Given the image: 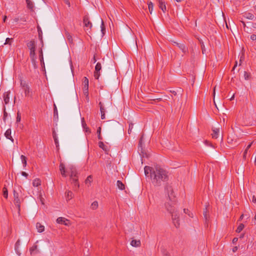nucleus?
Returning a JSON list of instances; mask_svg holds the SVG:
<instances>
[{
    "label": "nucleus",
    "instance_id": "nucleus-37",
    "mask_svg": "<svg viewBox=\"0 0 256 256\" xmlns=\"http://www.w3.org/2000/svg\"><path fill=\"white\" fill-rule=\"evenodd\" d=\"M101 22H102L101 26H100L101 31L102 32V34H104V32L106 31V28L104 27V22L102 18H101Z\"/></svg>",
    "mask_w": 256,
    "mask_h": 256
},
{
    "label": "nucleus",
    "instance_id": "nucleus-60",
    "mask_svg": "<svg viewBox=\"0 0 256 256\" xmlns=\"http://www.w3.org/2000/svg\"><path fill=\"white\" fill-rule=\"evenodd\" d=\"M22 176H24L26 177V178H27V176H28V174L26 172H22Z\"/></svg>",
    "mask_w": 256,
    "mask_h": 256
},
{
    "label": "nucleus",
    "instance_id": "nucleus-27",
    "mask_svg": "<svg viewBox=\"0 0 256 256\" xmlns=\"http://www.w3.org/2000/svg\"><path fill=\"white\" fill-rule=\"evenodd\" d=\"M82 84L84 85V88H88V79L86 77L83 78Z\"/></svg>",
    "mask_w": 256,
    "mask_h": 256
},
{
    "label": "nucleus",
    "instance_id": "nucleus-50",
    "mask_svg": "<svg viewBox=\"0 0 256 256\" xmlns=\"http://www.w3.org/2000/svg\"><path fill=\"white\" fill-rule=\"evenodd\" d=\"M184 212L185 214H188L190 216L192 217V213L188 214V212H189L188 209L184 208Z\"/></svg>",
    "mask_w": 256,
    "mask_h": 256
},
{
    "label": "nucleus",
    "instance_id": "nucleus-55",
    "mask_svg": "<svg viewBox=\"0 0 256 256\" xmlns=\"http://www.w3.org/2000/svg\"><path fill=\"white\" fill-rule=\"evenodd\" d=\"M63 1L68 7L70 6V4L68 0H63Z\"/></svg>",
    "mask_w": 256,
    "mask_h": 256
},
{
    "label": "nucleus",
    "instance_id": "nucleus-42",
    "mask_svg": "<svg viewBox=\"0 0 256 256\" xmlns=\"http://www.w3.org/2000/svg\"><path fill=\"white\" fill-rule=\"evenodd\" d=\"M38 37L40 38H42V30L39 26H38Z\"/></svg>",
    "mask_w": 256,
    "mask_h": 256
},
{
    "label": "nucleus",
    "instance_id": "nucleus-11",
    "mask_svg": "<svg viewBox=\"0 0 256 256\" xmlns=\"http://www.w3.org/2000/svg\"><path fill=\"white\" fill-rule=\"evenodd\" d=\"M56 222L58 224H64L65 226H68L69 220L62 217H59L57 218Z\"/></svg>",
    "mask_w": 256,
    "mask_h": 256
},
{
    "label": "nucleus",
    "instance_id": "nucleus-41",
    "mask_svg": "<svg viewBox=\"0 0 256 256\" xmlns=\"http://www.w3.org/2000/svg\"><path fill=\"white\" fill-rule=\"evenodd\" d=\"M66 36L68 40L69 41V42H72V36H70V34L68 32H66Z\"/></svg>",
    "mask_w": 256,
    "mask_h": 256
},
{
    "label": "nucleus",
    "instance_id": "nucleus-32",
    "mask_svg": "<svg viewBox=\"0 0 256 256\" xmlns=\"http://www.w3.org/2000/svg\"><path fill=\"white\" fill-rule=\"evenodd\" d=\"M24 90V93H25V94L26 96H28L29 94H30V86H25V88H23Z\"/></svg>",
    "mask_w": 256,
    "mask_h": 256
},
{
    "label": "nucleus",
    "instance_id": "nucleus-44",
    "mask_svg": "<svg viewBox=\"0 0 256 256\" xmlns=\"http://www.w3.org/2000/svg\"><path fill=\"white\" fill-rule=\"evenodd\" d=\"M92 176H88L85 180L86 184H88V182L90 183L92 180Z\"/></svg>",
    "mask_w": 256,
    "mask_h": 256
},
{
    "label": "nucleus",
    "instance_id": "nucleus-15",
    "mask_svg": "<svg viewBox=\"0 0 256 256\" xmlns=\"http://www.w3.org/2000/svg\"><path fill=\"white\" fill-rule=\"evenodd\" d=\"M10 91H8L6 92H5L4 94V102L5 104H8L9 102L10 101Z\"/></svg>",
    "mask_w": 256,
    "mask_h": 256
},
{
    "label": "nucleus",
    "instance_id": "nucleus-40",
    "mask_svg": "<svg viewBox=\"0 0 256 256\" xmlns=\"http://www.w3.org/2000/svg\"><path fill=\"white\" fill-rule=\"evenodd\" d=\"M100 132H101V128H100V127H99L97 130L98 138V140H102V138L101 136Z\"/></svg>",
    "mask_w": 256,
    "mask_h": 256
},
{
    "label": "nucleus",
    "instance_id": "nucleus-5",
    "mask_svg": "<svg viewBox=\"0 0 256 256\" xmlns=\"http://www.w3.org/2000/svg\"><path fill=\"white\" fill-rule=\"evenodd\" d=\"M13 194H14V202L18 208V214H20V199L19 198V194L17 192H16V190H14Z\"/></svg>",
    "mask_w": 256,
    "mask_h": 256
},
{
    "label": "nucleus",
    "instance_id": "nucleus-10",
    "mask_svg": "<svg viewBox=\"0 0 256 256\" xmlns=\"http://www.w3.org/2000/svg\"><path fill=\"white\" fill-rule=\"evenodd\" d=\"M83 22L86 27H89L90 28L92 27V24L89 20V18L88 16H84L83 18Z\"/></svg>",
    "mask_w": 256,
    "mask_h": 256
},
{
    "label": "nucleus",
    "instance_id": "nucleus-26",
    "mask_svg": "<svg viewBox=\"0 0 256 256\" xmlns=\"http://www.w3.org/2000/svg\"><path fill=\"white\" fill-rule=\"evenodd\" d=\"M116 185L118 188L120 190H124L125 188L124 184L120 180H118L117 181Z\"/></svg>",
    "mask_w": 256,
    "mask_h": 256
},
{
    "label": "nucleus",
    "instance_id": "nucleus-25",
    "mask_svg": "<svg viewBox=\"0 0 256 256\" xmlns=\"http://www.w3.org/2000/svg\"><path fill=\"white\" fill-rule=\"evenodd\" d=\"M41 184V180L38 178L34 179L32 182V186L37 187Z\"/></svg>",
    "mask_w": 256,
    "mask_h": 256
},
{
    "label": "nucleus",
    "instance_id": "nucleus-38",
    "mask_svg": "<svg viewBox=\"0 0 256 256\" xmlns=\"http://www.w3.org/2000/svg\"><path fill=\"white\" fill-rule=\"evenodd\" d=\"M153 7H154V5H153L152 2H150L148 4V10H149V11H150V14H152V11L153 10Z\"/></svg>",
    "mask_w": 256,
    "mask_h": 256
},
{
    "label": "nucleus",
    "instance_id": "nucleus-24",
    "mask_svg": "<svg viewBox=\"0 0 256 256\" xmlns=\"http://www.w3.org/2000/svg\"><path fill=\"white\" fill-rule=\"evenodd\" d=\"M98 146L100 148H101L106 152H107L108 150V146H106L102 142H98Z\"/></svg>",
    "mask_w": 256,
    "mask_h": 256
},
{
    "label": "nucleus",
    "instance_id": "nucleus-28",
    "mask_svg": "<svg viewBox=\"0 0 256 256\" xmlns=\"http://www.w3.org/2000/svg\"><path fill=\"white\" fill-rule=\"evenodd\" d=\"M243 16L246 18L249 19V20H253L254 17L253 14L250 13V12L244 14Z\"/></svg>",
    "mask_w": 256,
    "mask_h": 256
},
{
    "label": "nucleus",
    "instance_id": "nucleus-8",
    "mask_svg": "<svg viewBox=\"0 0 256 256\" xmlns=\"http://www.w3.org/2000/svg\"><path fill=\"white\" fill-rule=\"evenodd\" d=\"M120 126V123L116 120H112L109 121L108 122V126L112 129L116 128Z\"/></svg>",
    "mask_w": 256,
    "mask_h": 256
},
{
    "label": "nucleus",
    "instance_id": "nucleus-30",
    "mask_svg": "<svg viewBox=\"0 0 256 256\" xmlns=\"http://www.w3.org/2000/svg\"><path fill=\"white\" fill-rule=\"evenodd\" d=\"M30 58L32 62V65H33L34 68H37L38 66L36 64V56L30 57Z\"/></svg>",
    "mask_w": 256,
    "mask_h": 256
},
{
    "label": "nucleus",
    "instance_id": "nucleus-49",
    "mask_svg": "<svg viewBox=\"0 0 256 256\" xmlns=\"http://www.w3.org/2000/svg\"><path fill=\"white\" fill-rule=\"evenodd\" d=\"M84 89V95L86 96H88V88H83Z\"/></svg>",
    "mask_w": 256,
    "mask_h": 256
},
{
    "label": "nucleus",
    "instance_id": "nucleus-61",
    "mask_svg": "<svg viewBox=\"0 0 256 256\" xmlns=\"http://www.w3.org/2000/svg\"><path fill=\"white\" fill-rule=\"evenodd\" d=\"M252 201L256 203V198L255 196H253L252 198Z\"/></svg>",
    "mask_w": 256,
    "mask_h": 256
},
{
    "label": "nucleus",
    "instance_id": "nucleus-63",
    "mask_svg": "<svg viewBox=\"0 0 256 256\" xmlns=\"http://www.w3.org/2000/svg\"><path fill=\"white\" fill-rule=\"evenodd\" d=\"M100 111L101 113H103V112L105 113V112H106L104 108V107H102V106H101V108H100Z\"/></svg>",
    "mask_w": 256,
    "mask_h": 256
},
{
    "label": "nucleus",
    "instance_id": "nucleus-3",
    "mask_svg": "<svg viewBox=\"0 0 256 256\" xmlns=\"http://www.w3.org/2000/svg\"><path fill=\"white\" fill-rule=\"evenodd\" d=\"M68 172L70 173V178L72 180V188L74 190H77L79 188V183L78 182V173L75 167L70 166L67 168Z\"/></svg>",
    "mask_w": 256,
    "mask_h": 256
},
{
    "label": "nucleus",
    "instance_id": "nucleus-59",
    "mask_svg": "<svg viewBox=\"0 0 256 256\" xmlns=\"http://www.w3.org/2000/svg\"><path fill=\"white\" fill-rule=\"evenodd\" d=\"M170 92L174 96H176L177 95V92L174 90H170Z\"/></svg>",
    "mask_w": 256,
    "mask_h": 256
},
{
    "label": "nucleus",
    "instance_id": "nucleus-19",
    "mask_svg": "<svg viewBox=\"0 0 256 256\" xmlns=\"http://www.w3.org/2000/svg\"><path fill=\"white\" fill-rule=\"evenodd\" d=\"M65 196H66V200L68 201L73 198L74 194L72 192H71L70 190H68L65 193Z\"/></svg>",
    "mask_w": 256,
    "mask_h": 256
},
{
    "label": "nucleus",
    "instance_id": "nucleus-58",
    "mask_svg": "<svg viewBox=\"0 0 256 256\" xmlns=\"http://www.w3.org/2000/svg\"><path fill=\"white\" fill-rule=\"evenodd\" d=\"M248 151V150H245L244 152L243 158L245 160L246 159V154H247Z\"/></svg>",
    "mask_w": 256,
    "mask_h": 256
},
{
    "label": "nucleus",
    "instance_id": "nucleus-46",
    "mask_svg": "<svg viewBox=\"0 0 256 256\" xmlns=\"http://www.w3.org/2000/svg\"><path fill=\"white\" fill-rule=\"evenodd\" d=\"M12 40L13 39L12 38H6L4 44H8L10 45L11 44L10 42H12Z\"/></svg>",
    "mask_w": 256,
    "mask_h": 256
},
{
    "label": "nucleus",
    "instance_id": "nucleus-23",
    "mask_svg": "<svg viewBox=\"0 0 256 256\" xmlns=\"http://www.w3.org/2000/svg\"><path fill=\"white\" fill-rule=\"evenodd\" d=\"M130 244L134 247L140 246V240H132L130 242Z\"/></svg>",
    "mask_w": 256,
    "mask_h": 256
},
{
    "label": "nucleus",
    "instance_id": "nucleus-64",
    "mask_svg": "<svg viewBox=\"0 0 256 256\" xmlns=\"http://www.w3.org/2000/svg\"><path fill=\"white\" fill-rule=\"evenodd\" d=\"M237 250H238V247H237V246H234V247L232 248V252H236Z\"/></svg>",
    "mask_w": 256,
    "mask_h": 256
},
{
    "label": "nucleus",
    "instance_id": "nucleus-62",
    "mask_svg": "<svg viewBox=\"0 0 256 256\" xmlns=\"http://www.w3.org/2000/svg\"><path fill=\"white\" fill-rule=\"evenodd\" d=\"M204 142H205L206 144L208 146H212V144L211 143H210V142L206 140Z\"/></svg>",
    "mask_w": 256,
    "mask_h": 256
},
{
    "label": "nucleus",
    "instance_id": "nucleus-56",
    "mask_svg": "<svg viewBox=\"0 0 256 256\" xmlns=\"http://www.w3.org/2000/svg\"><path fill=\"white\" fill-rule=\"evenodd\" d=\"M250 39L252 40H256V34H252L250 36Z\"/></svg>",
    "mask_w": 256,
    "mask_h": 256
},
{
    "label": "nucleus",
    "instance_id": "nucleus-29",
    "mask_svg": "<svg viewBox=\"0 0 256 256\" xmlns=\"http://www.w3.org/2000/svg\"><path fill=\"white\" fill-rule=\"evenodd\" d=\"M27 7L28 8L32 10L34 8V4L30 0H26Z\"/></svg>",
    "mask_w": 256,
    "mask_h": 256
},
{
    "label": "nucleus",
    "instance_id": "nucleus-17",
    "mask_svg": "<svg viewBox=\"0 0 256 256\" xmlns=\"http://www.w3.org/2000/svg\"><path fill=\"white\" fill-rule=\"evenodd\" d=\"M20 246V240H18L16 241V243L15 244L14 250H15L16 254L18 256H20L21 254L20 252V250H19Z\"/></svg>",
    "mask_w": 256,
    "mask_h": 256
},
{
    "label": "nucleus",
    "instance_id": "nucleus-20",
    "mask_svg": "<svg viewBox=\"0 0 256 256\" xmlns=\"http://www.w3.org/2000/svg\"><path fill=\"white\" fill-rule=\"evenodd\" d=\"M4 136L8 139H9L14 142V139L11 136V130L10 128L6 130L4 134Z\"/></svg>",
    "mask_w": 256,
    "mask_h": 256
},
{
    "label": "nucleus",
    "instance_id": "nucleus-31",
    "mask_svg": "<svg viewBox=\"0 0 256 256\" xmlns=\"http://www.w3.org/2000/svg\"><path fill=\"white\" fill-rule=\"evenodd\" d=\"M20 158L22 160V162L23 164L24 167H26V158L24 156L22 155L20 156Z\"/></svg>",
    "mask_w": 256,
    "mask_h": 256
},
{
    "label": "nucleus",
    "instance_id": "nucleus-52",
    "mask_svg": "<svg viewBox=\"0 0 256 256\" xmlns=\"http://www.w3.org/2000/svg\"><path fill=\"white\" fill-rule=\"evenodd\" d=\"M7 116H8V113L6 112V110L4 109V117H3V119H4V121H6V118L7 117Z\"/></svg>",
    "mask_w": 256,
    "mask_h": 256
},
{
    "label": "nucleus",
    "instance_id": "nucleus-47",
    "mask_svg": "<svg viewBox=\"0 0 256 256\" xmlns=\"http://www.w3.org/2000/svg\"><path fill=\"white\" fill-rule=\"evenodd\" d=\"M250 76V74L246 72H244V77L245 80H248L249 79V78Z\"/></svg>",
    "mask_w": 256,
    "mask_h": 256
},
{
    "label": "nucleus",
    "instance_id": "nucleus-51",
    "mask_svg": "<svg viewBox=\"0 0 256 256\" xmlns=\"http://www.w3.org/2000/svg\"><path fill=\"white\" fill-rule=\"evenodd\" d=\"M133 128V124H129V128H128V134H130L131 132V131H132V128Z\"/></svg>",
    "mask_w": 256,
    "mask_h": 256
},
{
    "label": "nucleus",
    "instance_id": "nucleus-1",
    "mask_svg": "<svg viewBox=\"0 0 256 256\" xmlns=\"http://www.w3.org/2000/svg\"><path fill=\"white\" fill-rule=\"evenodd\" d=\"M144 170L146 176H148L150 174L152 183L154 186H160L162 182L168 180V172L158 165L154 167L146 166Z\"/></svg>",
    "mask_w": 256,
    "mask_h": 256
},
{
    "label": "nucleus",
    "instance_id": "nucleus-34",
    "mask_svg": "<svg viewBox=\"0 0 256 256\" xmlns=\"http://www.w3.org/2000/svg\"><path fill=\"white\" fill-rule=\"evenodd\" d=\"M98 207V202L97 201L94 202L90 206V208L92 210H96Z\"/></svg>",
    "mask_w": 256,
    "mask_h": 256
},
{
    "label": "nucleus",
    "instance_id": "nucleus-18",
    "mask_svg": "<svg viewBox=\"0 0 256 256\" xmlns=\"http://www.w3.org/2000/svg\"><path fill=\"white\" fill-rule=\"evenodd\" d=\"M82 124L86 132H87L88 134L90 133V130L87 127L86 124L84 121V118L82 120Z\"/></svg>",
    "mask_w": 256,
    "mask_h": 256
},
{
    "label": "nucleus",
    "instance_id": "nucleus-45",
    "mask_svg": "<svg viewBox=\"0 0 256 256\" xmlns=\"http://www.w3.org/2000/svg\"><path fill=\"white\" fill-rule=\"evenodd\" d=\"M28 84L24 81L21 80L20 81V86L22 87V88H25V86H28Z\"/></svg>",
    "mask_w": 256,
    "mask_h": 256
},
{
    "label": "nucleus",
    "instance_id": "nucleus-43",
    "mask_svg": "<svg viewBox=\"0 0 256 256\" xmlns=\"http://www.w3.org/2000/svg\"><path fill=\"white\" fill-rule=\"evenodd\" d=\"M100 76V71H98V72H97V71H94V76L95 78L96 79H98L99 77Z\"/></svg>",
    "mask_w": 256,
    "mask_h": 256
},
{
    "label": "nucleus",
    "instance_id": "nucleus-57",
    "mask_svg": "<svg viewBox=\"0 0 256 256\" xmlns=\"http://www.w3.org/2000/svg\"><path fill=\"white\" fill-rule=\"evenodd\" d=\"M142 136L139 142H138V147L142 146Z\"/></svg>",
    "mask_w": 256,
    "mask_h": 256
},
{
    "label": "nucleus",
    "instance_id": "nucleus-35",
    "mask_svg": "<svg viewBox=\"0 0 256 256\" xmlns=\"http://www.w3.org/2000/svg\"><path fill=\"white\" fill-rule=\"evenodd\" d=\"M2 192L4 196L7 198L8 197V190L5 186L2 188Z\"/></svg>",
    "mask_w": 256,
    "mask_h": 256
},
{
    "label": "nucleus",
    "instance_id": "nucleus-48",
    "mask_svg": "<svg viewBox=\"0 0 256 256\" xmlns=\"http://www.w3.org/2000/svg\"><path fill=\"white\" fill-rule=\"evenodd\" d=\"M20 119H21L20 114V113L19 112H18L17 113L16 122H20Z\"/></svg>",
    "mask_w": 256,
    "mask_h": 256
},
{
    "label": "nucleus",
    "instance_id": "nucleus-12",
    "mask_svg": "<svg viewBox=\"0 0 256 256\" xmlns=\"http://www.w3.org/2000/svg\"><path fill=\"white\" fill-rule=\"evenodd\" d=\"M60 170L62 176L66 177L67 176V174H66V170L65 165L62 162L60 163Z\"/></svg>",
    "mask_w": 256,
    "mask_h": 256
},
{
    "label": "nucleus",
    "instance_id": "nucleus-7",
    "mask_svg": "<svg viewBox=\"0 0 256 256\" xmlns=\"http://www.w3.org/2000/svg\"><path fill=\"white\" fill-rule=\"evenodd\" d=\"M173 44L177 46L184 53H186L188 52V48L183 44L178 43L174 41H172Z\"/></svg>",
    "mask_w": 256,
    "mask_h": 256
},
{
    "label": "nucleus",
    "instance_id": "nucleus-54",
    "mask_svg": "<svg viewBox=\"0 0 256 256\" xmlns=\"http://www.w3.org/2000/svg\"><path fill=\"white\" fill-rule=\"evenodd\" d=\"M96 62V54H94L93 58L91 60V62L94 64Z\"/></svg>",
    "mask_w": 256,
    "mask_h": 256
},
{
    "label": "nucleus",
    "instance_id": "nucleus-39",
    "mask_svg": "<svg viewBox=\"0 0 256 256\" xmlns=\"http://www.w3.org/2000/svg\"><path fill=\"white\" fill-rule=\"evenodd\" d=\"M102 68L101 64L99 62H97L95 66V70L98 72L100 71Z\"/></svg>",
    "mask_w": 256,
    "mask_h": 256
},
{
    "label": "nucleus",
    "instance_id": "nucleus-6",
    "mask_svg": "<svg viewBox=\"0 0 256 256\" xmlns=\"http://www.w3.org/2000/svg\"><path fill=\"white\" fill-rule=\"evenodd\" d=\"M27 46L30 50V56H36V44L34 40H32L27 43Z\"/></svg>",
    "mask_w": 256,
    "mask_h": 256
},
{
    "label": "nucleus",
    "instance_id": "nucleus-2",
    "mask_svg": "<svg viewBox=\"0 0 256 256\" xmlns=\"http://www.w3.org/2000/svg\"><path fill=\"white\" fill-rule=\"evenodd\" d=\"M175 204V202L170 203L169 202H166L165 203V207L167 210L171 214L172 220L176 228H178L180 226L179 223V214L176 212L175 211L174 208V205Z\"/></svg>",
    "mask_w": 256,
    "mask_h": 256
},
{
    "label": "nucleus",
    "instance_id": "nucleus-16",
    "mask_svg": "<svg viewBox=\"0 0 256 256\" xmlns=\"http://www.w3.org/2000/svg\"><path fill=\"white\" fill-rule=\"evenodd\" d=\"M158 6L160 8L163 12H165L166 10V6L165 4V2H163L162 0H158Z\"/></svg>",
    "mask_w": 256,
    "mask_h": 256
},
{
    "label": "nucleus",
    "instance_id": "nucleus-21",
    "mask_svg": "<svg viewBox=\"0 0 256 256\" xmlns=\"http://www.w3.org/2000/svg\"><path fill=\"white\" fill-rule=\"evenodd\" d=\"M36 228L38 230V232H42L44 230V226L41 224L40 222H37L36 224Z\"/></svg>",
    "mask_w": 256,
    "mask_h": 256
},
{
    "label": "nucleus",
    "instance_id": "nucleus-53",
    "mask_svg": "<svg viewBox=\"0 0 256 256\" xmlns=\"http://www.w3.org/2000/svg\"><path fill=\"white\" fill-rule=\"evenodd\" d=\"M39 53H40V59H42L44 58H43V54H42V49L40 50V52H39Z\"/></svg>",
    "mask_w": 256,
    "mask_h": 256
},
{
    "label": "nucleus",
    "instance_id": "nucleus-4",
    "mask_svg": "<svg viewBox=\"0 0 256 256\" xmlns=\"http://www.w3.org/2000/svg\"><path fill=\"white\" fill-rule=\"evenodd\" d=\"M164 190L168 197V202L172 204L176 202V196L174 194L172 186L170 184L166 183L164 186Z\"/></svg>",
    "mask_w": 256,
    "mask_h": 256
},
{
    "label": "nucleus",
    "instance_id": "nucleus-14",
    "mask_svg": "<svg viewBox=\"0 0 256 256\" xmlns=\"http://www.w3.org/2000/svg\"><path fill=\"white\" fill-rule=\"evenodd\" d=\"M30 251L31 255L38 253L39 250L38 249V246L34 244L30 248Z\"/></svg>",
    "mask_w": 256,
    "mask_h": 256
},
{
    "label": "nucleus",
    "instance_id": "nucleus-33",
    "mask_svg": "<svg viewBox=\"0 0 256 256\" xmlns=\"http://www.w3.org/2000/svg\"><path fill=\"white\" fill-rule=\"evenodd\" d=\"M244 226L243 224H240L236 230V232L240 233L244 229Z\"/></svg>",
    "mask_w": 256,
    "mask_h": 256
},
{
    "label": "nucleus",
    "instance_id": "nucleus-36",
    "mask_svg": "<svg viewBox=\"0 0 256 256\" xmlns=\"http://www.w3.org/2000/svg\"><path fill=\"white\" fill-rule=\"evenodd\" d=\"M54 118H58V112L57 110L56 106V104H54Z\"/></svg>",
    "mask_w": 256,
    "mask_h": 256
},
{
    "label": "nucleus",
    "instance_id": "nucleus-9",
    "mask_svg": "<svg viewBox=\"0 0 256 256\" xmlns=\"http://www.w3.org/2000/svg\"><path fill=\"white\" fill-rule=\"evenodd\" d=\"M208 210H207V206H206V208L204 210L203 212V214L204 216V224L206 226H208V222L210 220V216L208 214Z\"/></svg>",
    "mask_w": 256,
    "mask_h": 256
},
{
    "label": "nucleus",
    "instance_id": "nucleus-22",
    "mask_svg": "<svg viewBox=\"0 0 256 256\" xmlns=\"http://www.w3.org/2000/svg\"><path fill=\"white\" fill-rule=\"evenodd\" d=\"M52 136L54 139V143L56 145V146L58 148L59 146L58 141V137H57V136H56V132L54 130H52Z\"/></svg>",
    "mask_w": 256,
    "mask_h": 256
},
{
    "label": "nucleus",
    "instance_id": "nucleus-13",
    "mask_svg": "<svg viewBox=\"0 0 256 256\" xmlns=\"http://www.w3.org/2000/svg\"><path fill=\"white\" fill-rule=\"evenodd\" d=\"M220 133V128H214L212 129V138H217L218 136Z\"/></svg>",
    "mask_w": 256,
    "mask_h": 256
}]
</instances>
